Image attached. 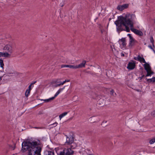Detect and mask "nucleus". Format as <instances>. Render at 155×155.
Segmentation results:
<instances>
[{
  "mask_svg": "<svg viewBox=\"0 0 155 155\" xmlns=\"http://www.w3.org/2000/svg\"><path fill=\"white\" fill-rule=\"evenodd\" d=\"M133 16H134V15L129 14L126 15L125 17L119 16L118 17V19L114 22L117 27V31L119 33L120 31H126L127 32H129L130 30L128 26H129L132 32L136 35L142 36L143 34L141 31L132 28L133 23L132 18Z\"/></svg>",
  "mask_w": 155,
  "mask_h": 155,
  "instance_id": "nucleus-1",
  "label": "nucleus"
},
{
  "mask_svg": "<svg viewBox=\"0 0 155 155\" xmlns=\"http://www.w3.org/2000/svg\"><path fill=\"white\" fill-rule=\"evenodd\" d=\"M42 148L38 140L33 141L27 140L22 143L21 151L24 152L28 150V155H41Z\"/></svg>",
  "mask_w": 155,
  "mask_h": 155,
  "instance_id": "nucleus-2",
  "label": "nucleus"
},
{
  "mask_svg": "<svg viewBox=\"0 0 155 155\" xmlns=\"http://www.w3.org/2000/svg\"><path fill=\"white\" fill-rule=\"evenodd\" d=\"M74 153V151H71L70 149L64 148L62 151L60 152L58 155H73Z\"/></svg>",
  "mask_w": 155,
  "mask_h": 155,
  "instance_id": "nucleus-3",
  "label": "nucleus"
},
{
  "mask_svg": "<svg viewBox=\"0 0 155 155\" xmlns=\"http://www.w3.org/2000/svg\"><path fill=\"white\" fill-rule=\"evenodd\" d=\"M127 35L130 38L129 46L130 47H132L134 45L135 43H137V41L133 38L130 34H128Z\"/></svg>",
  "mask_w": 155,
  "mask_h": 155,
  "instance_id": "nucleus-4",
  "label": "nucleus"
},
{
  "mask_svg": "<svg viewBox=\"0 0 155 155\" xmlns=\"http://www.w3.org/2000/svg\"><path fill=\"white\" fill-rule=\"evenodd\" d=\"M66 137V141L65 142V144L69 145L74 142V137L70 135L69 137L65 135Z\"/></svg>",
  "mask_w": 155,
  "mask_h": 155,
  "instance_id": "nucleus-5",
  "label": "nucleus"
},
{
  "mask_svg": "<svg viewBox=\"0 0 155 155\" xmlns=\"http://www.w3.org/2000/svg\"><path fill=\"white\" fill-rule=\"evenodd\" d=\"M3 50L6 52L12 53L13 52L12 46L10 45L7 44L3 48Z\"/></svg>",
  "mask_w": 155,
  "mask_h": 155,
  "instance_id": "nucleus-6",
  "label": "nucleus"
},
{
  "mask_svg": "<svg viewBox=\"0 0 155 155\" xmlns=\"http://www.w3.org/2000/svg\"><path fill=\"white\" fill-rule=\"evenodd\" d=\"M119 43L121 46V48H125L126 46V39L124 38H122L119 40Z\"/></svg>",
  "mask_w": 155,
  "mask_h": 155,
  "instance_id": "nucleus-7",
  "label": "nucleus"
},
{
  "mask_svg": "<svg viewBox=\"0 0 155 155\" xmlns=\"http://www.w3.org/2000/svg\"><path fill=\"white\" fill-rule=\"evenodd\" d=\"M136 66L134 62H129L127 68L129 70H132L134 69Z\"/></svg>",
  "mask_w": 155,
  "mask_h": 155,
  "instance_id": "nucleus-8",
  "label": "nucleus"
},
{
  "mask_svg": "<svg viewBox=\"0 0 155 155\" xmlns=\"http://www.w3.org/2000/svg\"><path fill=\"white\" fill-rule=\"evenodd\" d=\"M134 59L136 60L140 61V62L145 63L146 62L144 58L141 57L140 55H138L137 57H134Z\"/></svg>",
  "mask_w": 155,
  "mask_h": 155,
  "instance_id": "nucleus-9",
  "label": "nucleus"
},
{
  "mask_svg": "<svg viewBox=\"0 0 155 155\" xmlns=\"http://www.w3.org/2000/svg\"><path fill=\"white\" fill-rule=\"evenodd\" d=\"M70 147L69 148H66L67 149H70L71 151H73L72 149H75L77 147V144L74 142L70 144Z\"/></svg>",
  "mask_w": 155,
  "mask_h": 155,
  "instance_id": "nucleus-10",
  "label": "nucleus"
},
{
  "mask_svg": "<svg viewBox=\"0 0 155 155\" xmlns=\"http://www.w3.org/2000/svg\"><path fill=\"white\" fill-rule=\"evenodd\" d=\"M145 63V64H143V66L145 69L146 71H150L151 70V69L149 64L146 62Z\"/></svg>",
  "mask_w": 155,
  "mask_h": 155,
  "instance_id": "nucleus-11",
  "label": "nucleus"
},
{
  "mask_svg": "<svg viewBox=\"0 0 155 155\" xmlns=\"http://www.w3.org/2000/svg\"><path fill=\"white\" fill-rule=\"evenodd\" d=\"M44 155H54V151L45 150L44 152Z\"/></svg>",
  "mask_w": 155,
  "mask_h": 155,
  "instance_id": "nucleus-12",
  "label": "nucleus"
},
{
  "mask_svg": "<svg viewBox=\"0 0 155 155\" xmlns=\"http://www.w3.org/2000/svg\"><path fill=\"white\" fill-rule=\"evenodd\" d=\"M86 64V61H83L82 62L79 64L78 65H76L77 67V68H81L83 67H85V65Z\"/></svg>",
  "mask_w": 155,
  "mask_h": 155,
  "instance_id": "nucleus-13",
  "label": "nucleus"
},
{
  "mask_svg": "<svg viewBox=\"0 0 155 155\" xmlns=\"http://www.w3.org/2000/svg\"><path fill=\"white\" fill-rule=\"evenodd\" d=\"M147 82L148 83H150L152 82L153 83L155 82V77H153L151 78H146Z\"/></svg>",
  "mask_w": 155,
  "mask_h": 155,
  "instance_id": "nucleus-14",
  "label": "nucleus"
},
{
  "mask_svg": "<svg viewBox=\"0 0 155 155\" xmlns=\"http://www.w3.org/2000/svg\"><path fill=\"white\" fill-rule=\"evenodd\" d=\"M147 74L146 76V77L150 76L151 75L153 74V72L151 70L150 71H147Z\"/></svg>",
  "mask_w": 155,
  "mask_h": 155,
  "instance_id": "nucleus-15",
  "label": "nucleus"
},
{
  "mask_svg": "<svg viewBox=\"0 0 155 155\" xmlns=\"http://www.w3.org/2000/svg\"><path fill=\"white\" fill-rule=\"evenodd\" d=\"M4 65L3 63V60L2 59H0V66L2 68V69H4Z\"/></svg>",
  "mask_w": 155,
  "mask_h": 155,
  "instance_id": "nucleus-16",
  "label": "nucleus"
},
{
  "mask_svg": "<svg viewBox=\"0 0 155 155\" xmlns=\"http://www.w3.org/2000/svg\"><path fill=\"white\" fill-rule=\"evenodd\" d=\"M67 114H68L67 112H64L62 113L61 114H60L59 116V117L60 118V120H61V118H62L63 117H64L65 115H67Z\"/></svg>",
  "mask_w": 155,
  "mask_h": 155,
  "instance_id": "nucleus-17",
  "label": "nucleus"
},
{
  "mask_svg": "<svg viewBox=\"0 0 155 155\" xmlns=\"http://www.w3.org/2000/svg\"><path fill=\"white\" fill-rule=\"evenodd\" d=\"M10 56V54L7 52H4L3 56L5 57H9Z\"/></svg>",
  "mask_w": 155,
  "mask_h": 155,
  "instance_id": "nucleus-18",
  "label": "nucleus"
},
{
  "mask_svg": "<svg viewBox=\"0 0 155 155\" xmlns=\"http://www.w3.org/2000/svg\"><path fill=\"white\" fill-rule=\"evenodd\" d=\"M30 91H29L28 90H26L25 93V95L26 97H28V95L30 94Z\"/></svg>",
  "mask_w": 155,
  "mask_h": 155,
  "instance_id": "nucleus-19",
  "label": "nucleus"
},
{
  "mask_svg": "<svg viewBox=\"0 0 155 155\" xmlns=\"http://www.w3.org/2000/svg\"><path fill=\"white\" fill-rule=\"evenodd\" d=\"M117 9L120 11H122L124 10L122 5H118L117 7Z\"/></svg>",
  "mask_w": 155,
  "mask_h": 155,
  "instance_id": "nucleus-20",
  "label": "nucleus"
},
{
  "mask_svg": "<svg viewBox=\"0 0 155 155\" xmlns=\"http://www.w3.org/2000/svg\"><path fill=\"white\" fill-rule=\"evenodd\" d=\"M68 68H74V69H76L77 68V66H74V65H68Z\"/></svg>",
  "mask_w": 155,
  "mask_h": 155,
  "instance_id": "nucleus-21",
  "label": "nucleus"
},
{
  "mask_svg": "<svg viewBox=\"0 0 155 155\" xmlns=\"http://www.w3.org/2000/svg\"><path fill=\"white\" fill-rule=\"evenodd\" d=\"M155 142V138L151 139L150 140L149 143L150 144H153Z\"/></svg>",
  "mask_w": 155,
  "mask_h": 155,
  "instance_id": "nucleus-22",
  "label": "nucleus"
},
{
  "mask_svg": "<svg viewBox=\"0 0 155 155\" xmlns=\"http://www.w3.org/2000/svg\"><path fill=\"white\" fill-rule=\"evenodd\" d=\"M129 6L128 4H125L122 5V7H123L124 9L127 8Z\"/></svg>",
  "mask_w": 155,
  "mask_h": 155,
  "instance_id": "nucleus-23",
  "label": "nucleus"
},
{
  "mask_svg": "<svg viewBox=\"0 0 155 155\" xmlns=\"http://www.w3.org/2000/svg\"><path fill=\"white\" fill-rule=\"evenodd\" d=\"M150 42L152 44H154V40L152 36H151L150 38Z\"/></svg>",
  "mask_w": 155,
  "mask_h": 155,
  "instance_id": "nucleus-24",
  "label": "nucleus"
},
{
  "mask_svg": "<svg viewBox=\"0 0 155 155\" xmlns=\"http://www.w3.org/2000/svg\"><path fill=\"white\" fill-rule=\"evenodd\" d=\"M148 47L149 48H150L151 49H152L153 51V52L155 53V51L151 45H148Z\"/></svg>",
  "mask_w": 155,
  "mask_h": 155,
  "instance_id": "nucleus-25",
  "label": "nucleus"
},
{
  "mask_svg": "<svg viewBox=\"0 0 155 155\" xmlns=\"http://www.w3.org/2000/svg\"><path fill=\"white\" fill-rule=\"evenodd\" d=\"M61 68H65V67L68 68V65L62 64L61 65Z\"/></svg>",
  "mask_w": 155,
  "mask_h": 155,
  "instance_id": "nucleus-26",
  "label": "nucleus"
},
{
  "mask_svg": "<svg viewBox=\"0 0 155 155\" xmlns=\"http://www.w3.org/2000/svg\"><path fill=\"white\" fill-rule=\"evenodd\" d=\"M151 115L152 116H153L154 117H155V110L153 111L151 113Z\"/></svg>",
  "mask_w": 155,
  "mask_h": 155,
  "instance_id": "nucleus-27",
  "label": "nucleus"
},
{
  "mask_svg": "<svg viewBox=\"0 0 155 155\" xmlns=\"http://www.w3.org/2000/svg\"><path fill=\"white\" fill-rule=\"evenodd\" d=\"M65 86H64L63 88L59 89L58 91L61 92L65 88Z\"/></svg>",
  "mask_w": 155,
  "mask_h": 155,
  "instance_id": "nucleus-28",
  "label": "nucleus"
},
{
  "mask_svg": "<svg viewBox=\"0 0 155 155\" xmlns=\"http://www.w3.org/2000/svg\"><path fill=\"white\" fill-rule=\"evenodd\" d=\"M65 86H64L63 88L59 89L58 91L61 92L65 88Z\"/></svg>",
  "mask_w": 155,
  "mask_h": 155,
  "instance_id": "nucleus-29",
  "label": "nucleus"
},
{
  "mask_svg": "<svg viewBox=\"0 0 155 155\" xmlns=\"http://www.w3.org/2000/svg\"><path fill=\"white\" fill-rule=\"evenodd\" d=\"M114 92V90L113 89H112L110 91V94L111 95H113Z\"/></svg>",
  "mask_w": 155,
  "mask_h": 155,
  "instance_id": "nucleus-30",
  "label": "nucleus"
},
{
  "mask_svg": "<svg viewBox=\"0 0 155 155\" xmlns=\"http://www.w3.org/2000/svg\"><path fill=\"white\" fill-rule=\"evenodd\" d=\"M60 92L58 91L55 94V97H57Z\"/></svg>",
  "mask_w": 155,
  "mask_h": 155,
  "instance_id": "nucleus-31",
  "label": "nucleus"
},
{
  "mask_svg": "<svg viewBox=\"0 0 155 155\" xmlns=\"http://www.w3.org/2000/svg\"><path fill=\"white\" fill-rule=\"evenodd\" d=\"M61 85H62L61 84V83L60 82V84H57L56 85H55V87H59V86H60Z\"/></svg>",
  "mask_w": 155,
  "mask_h": 155,
  "instance_id": "nucleus-32",
  "label": "nucleus"
},
{
  "mask_svg": "<svg viewBox=\"0 0 155 155\" xmlns=\"http://www.w3.org/2000/svg\"><path fill=\"white\" fill-rule=\"evenodd\" d=\"M32 86L31 85V84H30L29 86V87H28V89H27L28 90H29V91H30L31 90V86Z\"/></svg>",
  "mask_w": 155,
  "mask_h": 155,
  "instance_id": "nucleus-33",
  "label": "nucleus"
},
{
  "mask_svg": "<svg viewBox=\"0 0 155 155\" xmlns=\"http://www.w3.org/2000/svg\"><path fill=\"white\" fill-rule=\"evenodd\" d=\"M44 101L45 102H49L50 100V99L49 98L48 99L45 100Z\"/></svg>",
  "mask_w": 155,
  "mask_h": 155,
  "instance_id": "nucleus-34",
  "label": "nucleus"
},
{
  "mask_svg": "<svg viewBox=\"0 0 155 155\" xmlns=\"http://www.w3.org/2000/svg\"><path fill=\"white\" fill-rule=\"evenodd\" d=\"M4 52H0V57L3 56Z\"/></svg>",
  "mask_w": 155,
  "mask_h": 155,
  "instance_id": "nucleus-35",
  "label": "nucleus"
},
{
  "mask_svg": "<svg viewBox=\"0 0 155 155\" xmlns=\"http://www.w3.org/2000/svg\"><path fill=\"white\" fill-rule=\"evenodd\" d=\"M56 97H55V96L54 95V97H52L51 98H50L49 99H50V100H53V99H54V98Z\"/></svg>",
  "mask_w": 155,
  "mask_h": 155,
  "instance_id": "nucleus-36",
  "label": "nucleus"
},
{
  "mask_svg": "<svg viewBox=\"0 0 155 155\" xmlns=\"http://www.w3.org/2000/svg\"><path fill=\"white\" fill-rule=\"evenodd\" d=\"M57 124H58V123L57 122H55L54 123H53V124H52V125H53L54 126V127H55L57 125Z\"/></svg>",
  "mask_w": 155,
  "mask_h": 155,
  "instance_id": "nucleus-37",
  "label": "nucleus"
},
{
  "mask_svg": "<svg viewBox=\"0 0 155 155\" xmlns=\"http://www.w3.org/2000/svg\"><path fill=\"white\" fill-rule=\"evenodd\" d=\"M145 76L144 75H142V76L141 77H140L139 78H140V80H141Z\"/></svg>",
  "mask_w": 155,
  "mask_h": 155,
  "instance_id": "nucleus-38",
  "label": "nucleus"
},
{
  "mask_svg": "<svg viewBox=\"0 0 155 155\" xmlns=\"http://www.w3.org/2000/svg\"><path fill=\"white\" fill-rule=\"evenodd\" d=\"M36 82V81H34V82H32V83H31V84H30L32 86L33 84H35Z\"/></svg>",
  "mask_w": 155,
  "mask_h": 155,
  "instance_id": "nucleus-39",
  "label": "nucleus"
},
{
  "mask_svg": "<svg viewBox=\"0 0 155 155\" xmlns=\"http://www.w3.org/2000/svg\"><path fill=\"white\" fill-rule=\"evenodd\" d=\"M34 128L35 129H42V127H34Z\"/></svg>",
  "mask_w": 155,
  "mask_h": 155,
  "instance_id": "nucleus-40",
  "label": "nucleus"
},
{
  "mask_svg": "<svg viewBox=\"0 0 155 155\" xmlns=\"http://www.w3.org/2000/svg\"><path fill=\"white\" fill-rule=\"evenodd\" d=\"M61 84H62V85H63L65 83H66V81H64L63 82H61Z\"/></svg>",
  "mask_w": 155,
  "mask_h": 155,
  "instance_id": "nucleus-41",
  "label": "nucleus"
},
{
  "mask_svg": "<svg viewBox=\"0 0 155 155\" xmlns=\"http://www.w3.org/2000/svg\"><path fill=\"white\" fill-rule=\"evenodd\" d=\"M121 55L122 56H124V54L123 53H121Z\"/></svg>",
  "mask_w": 155,
  "mask_h": 155,
  "instance_id": "nucleus-42",
  "label": "nucleus"
},
{
  "mask_svg": "<svg viewBox=\"0 0 155 155\" xmlns=\"http://www.w3.org/2000/svg\"><path fill=\"white\" fill-rule=\"evenodd\" d=\"M152 47H153V48H154L155 47V45H154V44H152Z\"/></svg>",
  "mask_w": 155,
  "mask_h": 155,
  "instance_id": "nucleus-43",
  "label": "nucleus"
},
{
  "mask_svg": "<svg viewBox=\"0 0 155 155\" xmlns=\"http://www.w3.org/2000/svg\"><path fill=\"white\" fill-rule=\"evenodd\" d=\"M2 77L0 76V81H1L2 80Z\"/></svg>",
  "mask_w": 155,
  "mask_h": 155,
  "instance_id": "nucleus-44",
  "label": "nucleus"
},
{
  "mask_svg": "<svg viewBox=\"0 0 155 155\" xmlns=\"http://www.w3.org/2000/svg\"><path fill=\"white\" fill-rule=\"evenodd\" d=\"M58 80H57L56 81H55V83H59V82H58Z\"/></svg>",
  "mask_w": 155,
  "mask_h": 155,
  "instance_id": "nucleus-45",
  "label": "nucleus"
},
{
  "mask_svg": "<svg viewBox=\"0 0 155 155\" xmlns=\"http://www.w3.org/2000/svg\"><path fill=\"white\" fill-rule=\"evenodd\" d=\"M65 81H66V82H68L69 81V80H65Z\"/></svg>",
  "mask_w": 155,
  "mask_h": 155,
  "instance_id": "nucleus-46",
  "label": "nucleus"
},
{
  "mask_svg": "<svg viewBox=\"0 0 155 155\" xmlns=\"http://www.w3.org/2000/svg\"><path fill=\"white\" fill-rule=\"evenodd\" d=\"M90 71H87V73H90Z\"/></svg>",
  "mask_w": 155,
  "mask_h": 155,
  "instance_id": "nucleus-47",
  "label": "nucleus"
},
{
  "mask_svg": "<svg viewBox=\"0 0 155 155\" xmlns=\"http://www.w3.org/2000/svg\"><path fill=\"white\" fill-rule=\"evenodd\" d=\"M111 18H110L109 19V20H111Z\"/></svg>",
  "mask_w": 155,
  "mask_h": 155,
  "instance_id": "nucleus-48",
  "label": "nucleus"
}]
</instances>
